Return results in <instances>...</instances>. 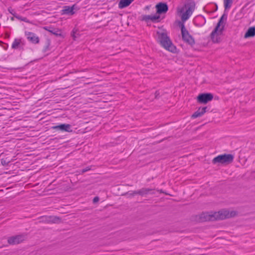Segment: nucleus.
Instances as JSON below:
<instances>
[{"label": "nucleus", "mask_w": 255, "mask_h": 255, "mask_svg": "<svg viewBox=\"0 0 255 255\" xmlns=\"http://www.w3.org/2000/svg\"><path fill=\"white\" fill-rule=\"evenodd\" d=\"M237 214L235 211H228L227 210H222L218 212L209 214L208 213H203L199 216H196V220L200 222H204L209 221L223 220L228 218L234 217Z\"/></svg>", "instance_id": "1"}, {"label": "nucleus", "mask_w": 255, "mask_h": 255, "mask_svg": "<svg viewBox=\"0 0 255 255\" xmlns=\"http://www.w3.org/2000/svg\"><path fill=\"white\" fill-rule=\"evenodd\" d=\"M157 42L166 50L175 53L176 51V47L173 44L167 32L165 29H160L156 31Z\"/></svg>", "instance_id": "2"}, {"label": "nucleus", "mask_w": 255, "mask_h": 255, "mask_svg": "<svg viewBox=\"0 0 255 255\" xmlns=\"http://www.w3.org/2000/svg\"><path fill=\"white\" fill-rule=\"evenodd\" d=\"M227 15L224 13L220 18L216 26L210 34L211 40L214 43H219L221 41L220 35L224 30Z\"/></svg>", "instance_id": "3"}, {"label": "nucleus", "mask_w": 255, "mask_h": 255, "mask_svg": "<svg viewBox=\"0 0 255 255\" xmlns=\"http://www.w3.org/2000/svg\"><path fill=\"white\" fill-rule=\"evenodd\" d=\"M156 13L154 15H143L142 19L145 21L150 20L152 22L160 21L159 14L165 13L168 10V6L166 3L159 2L155 5Z\"/></svg>", "instance_id": "4"}, {"label": "nucleus", "mask_w": 255, "mask_h": 255, "mask_svg": "<svg viewBox=\"0 0 255 255\" xmlns=\"http://www.w3.org/2000/svg\"><path fill=\"white\" fill-rule=\"evenodd\" d=\"M195 7V2L191 0H188L184 6L178 8V12L181 14V18L183 21L187 20L192 14Z\"/></svg>", "instance_id": "5"}, {"label": "nucleus", "mask_w": 255, "mask_h": 255, "mask_svg": "<svg viewBox=\"0 0 255 255\" xmlns=\"http://www.w3.org/2000/svg\"><path fill=\"white\" fill-rule=\"evenodd\" d=\"M234 156L232 154H224L219 155L212 160V163L214 164L219 163L227 165L231 163L234 160Z\"/></svg>", "instance_id": "6"}, {"label": "nucleus", "mask_w": 255, "mask_h": 255, "mask_svg": "<svg viewBox=\"0 0 255 255\" xmlns=\"http://www.w3.org/2000/svg\"><path fill=\"white\" fill-rule=\"evenodd\" d=\"M181 30L183 40L191 46L194 45L195 43V40L193 37L189 34L188 30L186 29L183 23L181 24Z\"/></svg>", "instance_id": "7"}, {"label": "nucleus", "mask_w": 255, "mask_h": 255, "mask_svg": "<svg viewBox=\"0 0 255 255\" xmlns=\"http://www.w3.org/2000/svg\"><path fill=\"white\" fill-rule=\"evenodd\" d=\"M39 219H42L39 221L40 223H57L61 222V219L59 217L54 216H41Z\"/></svg>", "instance_id": "8"}, {"label": "nucleus", "mask_w": 255, "mask_h": 255, "mask_svg": "<svg viewBox=\"0 0 255 255\" xmlns=\"http://www.w3.org/2000/svg\"><path fill=\"white\" fill-rule=\"evenodd\" d=\"M213 99V95L211 93L199 94L197 97V101L199 103L206 104Z\"/></svg>", "instance_id": "9"}, {"label": "nucleus", "mask_w": 255, "mask_h": 255, "mask_svg": "<svg viewBox=\"0 0 255 255\" xmlns=\"http://www.w3.org/2000/svg\"><path fill=\"white\" fill-rule=\"evenodd\" d=\"M25 239V236L23 235H19L9 238L8 239L7 242L8 244L10 245H15L21 243L24 241Z\"/></svg>", "instance_id": "10"}, {"label": "nucleus", "mask_w": 255, "mask_h": 255, "mask_svg": "<svg viewBox=\"0 0 255 255\" xmlns=\"http://www.w3.org/2000/svg\"><path fill=\"white\" fill-rule=\"evenodd\" d=\"M25 35L28 40L32 43L37 44L39 42V38L35 34L31 32L25 31Z\"/></svg>", "instance_id": "11"}, {"label": "nucleus", "mask_w": 255, "mask_h": 255, "mask_svg": "<svg viewBox=\"0 0 255 255\" xmlns=\"http://www.w3.org/2000/svg\"><path fill=\"white\" fill-rule=\"evenodd\" d=\"M71 128V126L69 124H61L52 127L54 129H59L62 131H65L67 132H71L72 131Z\"/></svg>", "instance_id": "12"}, {"label": "nucleus", "mask_w": 255, "mask_h": 255, "mask_svg": "<svg viewBox=\"0 0 255 255\" xmlns=\"http://www.w3.org/2000/svg\"><path fill=\"white\" fill-rule=\"evenodd\" d=\"M74 9V5H73L72 6H65L61 11V13L62 14H68L72 15L75 13Z\"/></svg>", "instance_id": "13"}, {"label": "nucleus", "mask_w": 255, "mask_h": 255, "mask_svg": "<svg viewBox=\"0 0 255 255\" xmlns=\"http://www.w3.org/2000/svg\"><path fill=\"white\" fill-rule=\"evenodd\" d=\"M154 189L151 188H142L138 190V194L143 196L148 194H154Z\"/></svg>", "instance_id": "14"}, {"label": "nucleus", "mask_w": 255, "mask_h": 255, "mask_svg": "<svg viewBox=\"0 0 255 255\" xmlns=\"http://www.w3.org/2000/svg\"><path fill=\"white\" fill-rule=\"evenodd\" d=\"M207 108V107L199 108L198 110L192 115L191 118L195 119L201 117L206 112Z\"/></svg>", "instance_id": "15"}, {"label": "nucleus", "mask_w": 255, "mask_h": 255, "mask_svg": "<svg viewBox=\"0 0 255 255\" xmlns=\"http://www.w3.org/2000/svg\"><path fill=\"white\" fill-rule=\"evenodd\" d=\"M43 28L45 30L49 31L51 33H52L57 36L61 35V33L60 30L57 28H54L53 27H44Z\"/></svg>", "instance_id": "16"}, {"label": "nucleus", "mask_w": 255, "mask_h": 255, "mask_svg": "<svg viewBox=\"0 0 255 255\" xmlns=\"http://www.w3.org/2000/svg\"><path fill=\"white\" fill-rule=\"evenodd\" d=\"M255 35V27H250L246 32L244 37L247 38L249 37H252Z\"/></svg>", "instance_id": "17"}, {"label": "nucleus", "mask_w": 255, "mask_h": 255, "mask_svg": "<svg viewBox=\"0 0 255 255\" xmlns=\"http://www.w3.org/2000/svg\"><path fill=\"white\" fill-rule=\"evenodd\" d=\"M134 0H121L119 3V7L123 8L128 6Z\"/></svg>", "instance_id": "18"}, {"label": "nucleus", "mask_w": 255, "mask_h": 255, "mask_svg": "<svg viewBox=\"0 0 255 255\" xmlns=\"http://www.w3.org/2000/svg\"><path fill=\"white\" fill-rule=\"evenodd\" d=\"M233 3V0H224L225 10L229 9Z\"/></svg>", "instance_id": "19"}, {"label": "nucleus", "mask_w": 255, "mask_h": 255, "mask_svg": "<svg viewBox=\"0 0 255 255\" xmlns=\"http://www.w3.org/2000/svg\"><path fill=\"white\" fill-rule=\"evenodd\" d=\"M21 42L20 39H15L12 44L11 47L13 49H17Z\"/></svg>", "instance_id": "20"}, {"label": "nucleus", "mask_w": 255, "mask_h": 255, "mask_svg": "<svg viewBox=\"0 0 255 255\" xmlns=\"http://www.w3.org/2000/svg\"><path fill=\"white\" fill-rule=\"evenodd\" d=\"M77 30L74 29L71 33V36L73 39L75 40L76 38H78L79 36V33H77Z\"/></svg>", "instance_id": "21"}, {"label": "nucleus", "mask_w": 255, "mask_h": 255, "mask_svg": "<svg viewBox=\"0 0 255 255\" xmlns=\"http://www.w3.org/2000/svg\"><path fill=\"white\" fill-rule=\"evenodd\" d=\"M15 17L17 18L18 19L20 20L21 21H23L27 23H29V21L26 17H22L18 15H15Z\"/></svg>", "instance_id": "22"}, {"label": "nucleus", "mask_w": 255, "mask_h": 255, "mask_svg": "<svg viewBox=\"0 0 255 255\" xmlns=\"http://www.w3.org/2000/svg\"><path fill=\"white\" fill-rule=\"evenodd\" d=\"M50 45V40L47 39L46 43V45L44 47V51L46 52L49 50V46Z\"/></svg>", "instance_id": "23"}, {"label": "nucleus", "mask_w": 255, "mask_h": 255, "mask_svg": "<svg viewBox=\"0 0 255 255\" xmlns=\"http://www.w3.org/2000/svg\"><path fill=\"white\" fill-rule=\"evenodd\" d=\"M126 194L127 195H128L129 196H134L135 195L138 194V190L132 191L130 192H127Z\"/></svg>", "instance_id": "24"}, {"label": "nucleus", "mask_w": 255, "mask_h": 255, "mask_svg": "<svg viewBox=\"0 0 255 255\" xmlns=\"http://www.w3.org/2000/svg\"><path fill=\"white\" fill-rule=\"evenodd\" d=\"M8 10L14 17H15V15H16V14L14 10L13 9H12L11 7L8 8Z\"/></svg>", "instance_id": "25"}, {"label": "nucleus", "mask_w": 255, "mask_h": 255, "mask_svg": "<svg viewBox=\"0 0 255 255\" xmlns=\"http://www.w3.org/2000/svg\"><path fill=\"white\" fill-rule=\"evenodd\" d=\"M90 169H91V168L90 167H87L86 168H84L81 170V173H84L90 170Z\"/></svg>", "instance_id": "26"}, {"label": "nucleus", "mask_w": 255, "mask_h": 255, "mask_svg": "<svg viewBox=\"0 0 255 255\" xmlns=\"http://www.w3.org/2000/svg\"><path fill=\"white\" fill-rule=\"evenodd\" d=\"M99 197H95L93 199V203H95L97 202L98 201H99Z\"/></svg>", "instance_id": "27"}, {"label": "nucleus", "mask_w": 255, "mask_h": 255, "mask_svg": "<svg viewBox=\"0 0 255 255\" xmlns=\"http://www.w3.org/2000/svg\"><path fill=\"white\" fill-rule=\"evenodd\" d=\"M1 163H2V165H6V164H7V163L5 162V160H3V159H2V160H1Z\"/></svg>", "instance_id": "28"}, {"label": "nucleus", "mask_w": 255, "mask_h": 255, "mask_svg": "<svg viewBox=\"0 0 255 255\" xmlns=\"http://www.w3.org/2000/svg\"><path fill=\"white\" fill-rule=\"evenodd\" d=\"M155 98H157V96L159 95V93L157 91H156L155 92Z\"/></svg>", "instance_id": "29"}, {"label": "nucleus", "mask_w": 255, "mask_h": 255, "mask_svg": "<svg viewBox=\"0 0 255 255\" xmlns=\"http://www.w3.org/2000/svg\"><path fill=\"white\" fill-rule=\"evenodd\" d=\"M149 8H150V6L147 5V6H146L145 7V9H149Z\"/></svg>", "instance_id": "30"}, {"label": "nucleus", "mask_w": 255, "mask_h": 255, "mask_svg": "<svg viewBox=\"0 0 255 255\" xmlns=\"http://www.w3.org/2000/svg\"><path fill=\"white\" fill-rule=\"evenodd\" d=\"M158 191H159L160 193H164V191L162 190H159Z\"/></svg>", "instance_id": "31"}, {"label": "nucleus", "mask_w": 255, "mask_h": 255, "mask_svg": "<svg viewBox=\"0 0 255 255\" xmlns=\"http://www.w3.org/2000/svg\"><path fill=\"white\" fill-rule=\"evenodd\" d=\"M11 20H13V17L11 18Z\"/></svg>", "instance_id": "32"}]
</instances>
